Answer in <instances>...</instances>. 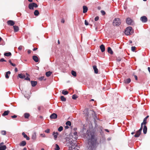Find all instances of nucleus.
<instances>
[{"label": "nucleus", "mask_w": 150, "mask_h": 150, "mask_svg": "<svg viewBox=\"0 0 150 150\" xmlns=\"http://www.w3.org/2000/svg\"><path fill=\"white\" fill-rule=\"evenodd\" d=\"M134 77L135 80H137V77L136 75H134Z\"/></svg>", "instance_id": "60"}, {"label": "nucleus", "mask_w": 150, "mask_h": 150, "mask_svg": "<svg viewBox=\"0 0 150 150\" xmlns=\"http://www.w3.org/2000/svg\"><path fill=\"white\" fill-rule=\"evenodd\" d=\"M4 56L9 57L11 55V54L10 52H6L4 53Z\"/></svg>", "instance_id": "29"}, {"label": "nucleus", "mask_w": 150, "mask_h": 150, "mask_svg": "<svg viewBox=\"0 0 150 150\" xmlns=\"http://www.w3.org/2000/svg\"><path fill=\"white\" fill-rule=\"evenodd\" d=\"M121 23L120 19L119 18H115L113 21L112 25L114 26H118Z\"/></svg>", "instance_id": "2"}, {"label": "nucleus", "mask_w": 150, "mask_h": 150, "mask_svg": "<svg viewBox=\"0 0 150 150\" xmlns=\"http://www.w3.org/2000/svg\"><path fill=\"white\" fill-rule=\"evenodd\" d=\"M17 117V116L16 115H14L13 116H11V117L12 118H16V117Z\"/></svg>", "instance_id": "56"}, {"label": "nucleus", "mask_w": 150, "mask_h": 150, "mask_svg": "<svg viewBox=\"0 0 150 150\" xmlns=\"http://www.w3.org/2000/svg\"><path fill=\"white\" fill-rule=\"evenodd\" d=\"M80 147L77 144L75 143L71 146V150H78L80 148Z\"/></svg>", "instance_id": "3"}, {"label": "nucleus", "mask_w": 150, "mask_h": 150, "mask_svg": "<svg viewBox=\"0 0 150 150\" xmlns=\"http://www.w3.org/2000/svg\"><path fill=\"white\" fill-rule=\"evenodd\" d=\"M36 138V133L34 132L32 134V139L34 140H35Z\"/></svg>", "instance_id": "13"}, {"label": "nucleus", "mask_w": 150, "mask_h": 150, "mask_svg": "<svg viewBox=\"0 0 150 150\" xmlns=\"http://www.w3.org/2000/svg\"><path fill=\"white\" fill-rule=\"evenodd\" d=\"M56 147L55 148V150H59L60 149L59 147V145L57 144H56L55 145Z\"/></svg>", "instance_id": "37"}, {"label": "nucleus", "mask_w": 150, "mask_h": 150, "mask_svg": "<svg viewBox=\"0 0 150 150\" xmlns=\"http://www.w3.org/2000/svg\"><path fill=\"white\" fill-rule=\"evenodd\" d=\"M28 8L30 10L34 9V7L33 6V4H32V3H31L29 4L28 5Z\"/></svg>", "instance_id": "23"}, {"label": "nucleus", "mask_w": 150, "mask_h": 150, "mask_svg": "<svg viewBox=\"0 0 150 150\" xmlns=\"http://www.w3.org/2000/svg\"><path fill=\"white\" fill-rule=\"evenodd\" d=\"M7 23L8 25L11 26H13L15 24V22L12 20H9Z\"/></svg>", "instance_id": "8"}, {"label": "nucleus", "mask_w": 150, "mask_h": 150, "mask_svg": "<svg viewBox=\"0 0 150 150\" xmlns=\"http://www.w3.org/2000/svg\"><path fill=\"white\" fill-rule=\"evenodd\" d=\"M13 27L14 28V31L15 32H17L18 31L19 28L18 26L14 25L13 26Z\"/></svg>", "instance_id": "22"}, {"label": "nucleus", "mask_w": 150, "mask_h": 150, "mask_svg": "<svg viewBox=\"0 0 150 150\" xmlns=\"http://www.w3.org/2000/svg\"><path fill=\"white\" fill-rule=\"evenodd\" d=\"M23 47L21 45V46H19V47H18V49L20 51H21Z\"/></svg>", "instance_id": "47"}, {"label": "nucleus", "mask_w": 150, "mask_h": 150, "mask_svg": "<svg viewBox=\"0 0 150 150\" xmlns=\"http://www.w3.org/2000/svg\"><path fill=\"white\" fill-rule=\"evenodd\" d=\"M136 47L135 46H132L131 47V50L132 51L134 52L135 50Z\"/></svg>", "instance_id": "45"}, {"label": "nucleus", "mask_w": 150, "mask_h": 150, "mask_svg": "<svg viewBox=\"0 0 150 150\" xmlns=\"http://www.w3.org/2000/svg\"><path fill=\"white\" fill-rule=\"evenodd\" d=\"M61 22L63 23H64V19L62 18V20H61Z\"/></svg>", "instance_id": "61"}, {"label": "nucleus", "mask_w": 150, "mask_h": 150, "mask_svg": "<svg viewBox=\"0 0 150 150\" xmlns=\"http://www.w3.org/2000/svg\"><path fill=\"white\" fill-rule=\"evenodd\" d=\"M33 59L34 61L35 62H39V59L38 57L36 55H33Z\"/></svg>", "instance_id": "10"}, {"label": "nucleus", "mask_w": 150, "mask_h": 150, "mask_svg": "<svg viewBox=\"0 0 150 150\" xmlns=\"http://www.w3.org/2000/svg\"><path fill=\"white\" fill-rule=\"evenodd\" d=\"M140 20L142 22L145 23L147 21V18L146 16H143L141 17Z\"/></svg>", "instance_id": "5"}, {"label": "nucleus", "mask_w": 150, "mask_h": 150, "mask_svg": "<svg viewBox=\"0 0 150 150\" xmlns=\"http://www.w3.org/2000/svg\"><path fill=\"white\" fill-rule=\"evenodd\" d=\"M61 100L62 101H65L66 100V98H65L63 96H61L60 97Z\"/></svg>", "instance_id": "34"}, {"label": "nucleus", "mask_w": 150, "mask_h": 150, "mask_svg": "<svg viewBox=\"0 0 150 150\" xmlns=\"http://www.w3.org/2000/svg\"><path fill=\"white\" fill-rule=\"evenodd\" d=\"M32 4H33V6L34 7L37 8L38 7V5L36 3H32Z\"/></svg>", "instance_id": "44"}, {"label": "nucleus", "mask_w": 150, "mask_h": 150, "mask_svg": "<svg viewBox=\"0 0 150 150\" xmlns=\"http://www.w3.org/2000/svg\"><path fill=\"white\" fill-rule=\"evenodd\" d=\"M31 50H28V54H30L31 52Z\"/></svg>", "instance_id": "57"}, {"label": "nucleus", "mask_w": 150, "mask_h": 150, "mask_svg": "<svg viewBox=\"0 0 150 150\" xmlns=\"http://www.w3.org/2000/svg\"><path fill=\"white\" fill-rule=\"evenodd\" d=\"M40 135L41 136L43 137H45V135L44 134H40Z\"/></svg>", "instance_id": "54"}, {"label": "nucleus", "mask_w": 150, "mask_h": 150, "mask_svg": "<svg viewBox=\"0 0 150 150\" xmlns=\"http://www.w3.org/2000/svg\"><path fill=\"white\" fill-rule=\"evenodd\" d=\"M37 49H38V48H33V51H35V50H37Z\"/></svg>", "instance_id": "62"}, {"label": "nucleus", "mask_w": 150, "mask_h": 150, "mask_svg": "<svg viewBox=\"0 0 150 150\" xmlns=\"http://www.w3.org/2000/svg\"><path fill=\"white\" fill-rule=\"evenodd\" d=\"M11 65L12 66H13V67H15L16 66V64H13V63H12V64H11Z\"/></svg>", "instance_id": "63"}, {"label": "nucleus", "mask_w": 150, "mask_h": 150, "mask_svg": "<svg viewBox=\"0 0 150 150\" xmlns=\"http://www.w3.org/2000/svg\"><path fill=\"white\" fill-rule=\"evenodd\" d=\"M1 134L3 135H6V131L5 130L1 131Z\"/></svg>", "instance_id": "39"}, {"label": "nucleus", "mask_w": 150, "mask_h": 150, "mask_svg": "<svg viewBox=\"0 0 150 150\" xmlns=\"http://www.w3.org/2000/svg\"><path fill=\"white\" fill-rule=\"evenodd\" d=\"M26 142L25 141H22L19 144V145L21 146H24L26 144Z\"/></svg>", "instance_id": "21"}, {"label": "nucleus", "mask_w": 150, "mask_h": 150, "mask_svg": "<svg viewBox=\"0 0 150 150\" xmlns=\"http://www.w3.org/2000/svg\"><path fill=\"white\" fill-rule=\"evenodd\" d=\"M132 20L130 18H127L126 22L127 24L129 25H131L132 23Z\"/></svg>", "instance_id": "7"}, {"label": "nucleus", "mask_w": 150, "mask_h": 150, "mask_svg": "<svg viewBox=\"0 0 150 150\" xmlns=\"http://www.w3.org/2000/svg\"><path fill=\"white\" fill-rule=\"evenodd\" d=\"M63 129V127L62 126H60L58 129V131L59 132L62 131Z\"/></svg>", "instance_id": "40"}, {"label": "nucleus", "mask_w": 150, "mask_h": 150, "mask_svg": "<svg viewBox=\"0 0 150 150\" xmlns=\"http://www.w3.org/2000/svg\"><path fill=\"white\" fill-rule=\"evenodd\" d=\"M142 123H143V124H144V125H145L147 123L146 120L144 118L143 120V121Z\"/></svg>", "instance_id": "46"}, {"label": "nucleus", "mask_w": 150, "mask_h": 150, "mask_svg": "<svg viewBox=\"0 0 150 150\" xmlns=\"http://www.w3.org/2000/svg\"><path fill=\"white\" fill-rule=\"evenodd\" d=\"M66 124L67 125H68L69 126H70L71 125V122L70 121H67V122H66Z\"/></svg>", "instance_id": "42"}, {"label": "nucleus", "mask_w": 150, "mask_h": 150, "mask_svg": "<svg viewBox=\"0 0 150 150\" xmlns=\"http://www.w3.org/2000/svg\"><path fill=\"white\" fill-rule=\"evenodd\" d=\"M100 48L102 52H103L105 50V47L103 45H101L100 46Z\"/></svg>", "instance_id": "12"}, {"label": "nucleus", "mask_w": 150, "mask_h": 150, "mask_svg": "<svg viewBox=\"0 0 150 150\" xmlns=\"http://www.w3.org/2000/svg\"><path fill=\"white\" fill-rule=\"evenodd\" d=\"M22 135L23 136L24 138H26L27 140H30V138L28 137L25 133V132H23L22 133Z\"/></svg>", "instance_id": "19"}, {"label": "nucleus", "mask_w": 150, "mask_h": 150, "mask_svg": "<svg viewBox=\"0 0 150 150\" xmlns=\"http://www.w3.org/2000/svg\"><path fill=\"white\" fill-rule=\"evenodd\" d=\"M24 79L25 80H28L29 81L30 80V79L29 78V77L26 76V77H25Z\"/></svg>", "instance_id": "50"}, {"label": "nucleus", "mask_w": 150, "mask_h": 150, "mask_svg": "<svg viewBox=\"0 0 150 150\" xmlns=\"http://www.w3.org/2000/svg\"><path fill=\"white\" fill-rule=\"evenodd\" d=\"M57 115L56 113H53L50 116V118L51 119H55L57 118Z\"/></svg>", "instance_id": "6"}, {"label": "nucleus", "mask_w": 150, "mask_h": 150, "mask_svg": "<svg viewBox=\"0 0 150 150\" xmlns=\"http://www.w3.org/2000/svg\"><path fill=\"white\" fill-rule=\"evenodd\" d=\"M71 74L74 77H76V71L72 70L71 71Z\"/></svg>", "instance_id": "32"}, {"label": "nucleus", "mask_w": 150, "mask_h": 150, "mask_svg": "<svg viewBox=\"0 0 150 150\" xmlns=\"http://www.w3.org/2000/svg\"><path fill=\"white\" fill-rule=\"evenodd\" d=\"M6 62V60H5L4 58H1L0 59V62Z\"/></svg>", "instance_id": "49"}, {"label": "nucleus", "mask_w": 150, "mask_h": 150, "mask_svg": "<svg viewBox=\"0 0 150 150\" xmlns=\"http://www.w3.org/2000/svg\"><path fill=\"white\" fill-rule=\"evenodd\" d=\"M7 147L6 145L0 146V150H5Z\"/></svg>", "instance_id": "27"}, {"label": "nucleus", "mask_w": 150, "mask_h": 150, "mask_svg": "<svg viewBox=\"0 0 150 150\" xmlns=\"http://www.w3.org/2000/svg\"><path fill=\"white\" fill-rule=\"evenodd\" d=\"M85 24L86 25H88V23L87 22L86 20L85 21Z\"/></svg>", "instance_id": "55"}, {"label": "nucleus", "mask_w": 150, "mask_h": 150, "mask_svg": "<svg viewBox=\"0 0 150 150\" xmlns=\"http://www.w3.org/2000/svg\"><path fill=\"white\" fill-rule=\"evenodd\" d=\"M77 98V96L75 94H74L72 96V99L74 100H76Z\"/></svg>", "instance_id": "36"}, {"label": "nucleus", "mask_w": 150, "mask_h": 150, "mask_svg": "<svg viewBox=\"0 0 150 150\" xmlns=\"http://www.w3.org/2000/svg\"><path fill=\"white\" fill-rule=\"evenodd\" d=\"M62 93L64 95H66L69 92L67 91H65L64 90L62 91Z\"/></svg>", "instance_id": "35"}, {"label": "nucleus", "mask_w": 150, "mask_h": 150, "mask_svg": "<svg viewBox=\"0 0 150 150\" xmlns=\"http://www.w3.org/2000/svg\"><path fill=\"white\" fill-rule=\"evenodd\" d=\"M74 137L75 139H77V132H75L74 133Z\"/></svg>", "instance_id": "38"}, {"label": "nucleus", "mask_w": 150, "mask_h": 150, "mask_svg": "<svg viewBox=\"0 0 150 150\" xmlns=\"http://www.w3.org/2000/svg\"><path fill=\"white\" fill-rule=\"evenodd\" d=\"M108 52L110 54H113V51H112L111 48L110 47H108Z\"/></svg>", "instance_id": "24"}, {"label": "nucleus", "mask_w": 150, "mask_h": 150, "mask_svg": "<svg viewBox=\"0 0 150 150\" xmlns=\"http://www.w3.org/2000/svg\"><path fill=\"white\" fill-rule=\"evenodd\" d=\"M52 72L50 71H49L46 73L45 75L47 77H49L50 76Z\"/></svg>", "instance_id": "28"}, {"label": "nucleus", "mask_w": 150, "mask_h": 150, "mask_svg": "<svg viewBox=\"0 0 150 150\" xmlns=\"http://www.w3.org/2000/svg\"><path fill=\"white\" fill-rule=\"evenodd\" d=\"M38 111H40L41 110V107L38 106Z\"/></svg>", "instance_id": "58"}, {"label": "nucleus", "mask_w": 150, "mask_h": 150, "mask_svg": "<svg viewBox=\"0 0 150 150\" xmlns=\"http://www.w3.org/2000/svg\"><path fill=\"white\" fill-rule=\"evenodd\" d=\"M99 18L98 16H96L95 18V20L96 21H98L99 19Z\"/></svg>", "instance_id": "53"}, {"label": "nucleus", "mask_w": 150, "mask_h": 150, "mask_svg": "<svg viewBox=\"0 0 150 150\" xmlns=\"http://www.w3.org/2000/svg\"><path fill=\"white\" fill-rule=\"evenodd\" d=\"M30 115V114L28 113H25L24 114V117L25 118H28Z\"/></svg>", "instance_id": "30"}, {"label": "nucleus", "mask_w": 150, "mask_h": 150, "mask_svg": "<svg viewBox=\"0 0 150 150\" xmlns=\"http://www.w3.org/2000/svg\"><path fill=\"white\" fill-rule=\"evenodd\" d=\"M31 83L32 86L33 87H34L37 84V81H31Z\"/></svg>", "instance_id": "18"}, {"label": "nucleus", "mask_w": 150, "mask_h": 150, "mask_svg": "<svg viewBox=\"0 0 150 150\" xmlns=\"http://www.w3.org/2000/svg\"><path fill=\"white\" fill-rule=\"evenodd\" d=\"M44 76H42V77H40L39 78H38V79L39 80H40V81H42V80H44Z\"/></svg>", "instance_id": "48"}, {"label": "nucleus", "mask_w": 150, "mask_h": 150, "mask_svg": "<svg viewBox=\"0 0 150 150\" xmlns=\"http://www.w3.org/2000/svg\"><path fill=\"white\" fill-rule=\"evenodd\" d=\"M143 124H143L142 123L141 125V127H140V129H139V131H142V128H143Z\"/></svg>", "instance_id": "51"}, {"label": "nucleus", "mask_w": 150, "mask_h": 150, "mask_svg": "<svg viewBox=\"0 0 150 150\" xmlns=\"http://www.w3.org/2000/svg\"><path fill=\"white\" fill-rule=\"evenodd\" d=\"M50 130L49 129H47L45 131V132L46 133H49L50 132Z\"/></svg>", "instance_id": "43"}, {"label": "nucleus", "mask_w": 150, "mask_h": 150, "mask_svg": "<svg viewBox=\"0 0 150 150\" xmlns=\"http://www.w3.org/2000/svg\"><path fill=\"white\" fill-rule=\"evenodd\" d=\"M122 58L120 57H118L117 58V61L118 62L120 61L121 60Z\"/></svg>", "instance_id": "41"}, {"label": "nucleus", "mask_w": 150, "mask_h": 150, "mask_svg": "<svg viewBox=\"0 0 150 150\" xmlns=\"http://www.w3.org/2000/svg\"><path fill=\"white\" fill-rule=\"evenodd\" d=\"M86 137L88 139V144L89 150H96L99 143L95 138L94 133L91 132L87 131Z\"/></svg>", "instance_id": "1"}, {"label": "nucleus", "mask_w": 150, "mask_h": 150, "mask_svg": "<svg viewBox=\"0 0 150 150\" xmlns=\"http://www.w3.org/2000/svg\"><path fill=\"white\" fill-rule=\"evenodd\" d=\"M34 15L35 16H38L39 14V12L38 10H35L34 12Z\"/></svg>", "instance_id": "33"}, {"label": "nucleus", "mask_w": 150, "mask_h": 150, "mask_svg": "<svg viewBox=\"0 0 150 150\" xmlns=\"http://www.w3.org/2000/svg\"><path fill=\"white\" fill-rule=\"evenodd\" d=\"M74 141L72 139H69L68 140V143L70 144L71 146L73 144H75V143H74Z\"/></svg>", "instance_id": "14"}, {"label": "nucleus", "mask_w": 150, "mask_h": 150, "mask_svg": "<svg viewBox=\"0 0 150 150\" xmlns=\"http://www.w3.org/2000/svg\"><path fill=\"white\" fill-rule=\"evenodd\" d=\"M11 72L10 71H8L6 73L5 77L7 79H8L9 77L8 74H10Z\"/></svg>", "instance_id": "31"}, {"label": "nucleus", "mask_w": 150, "mask_h": 150, "mask_svg": "<svg viewBox=\"0 0 150 150\" xmlns=\"http://www.w3.org/2000/svg\"><path fill=\"white\" fill-rule=\"evenodd\" d=\"M101 12L103 15H105V12L103 10H101Z\"/></svg>", "instance_id": "52"}, {"label": "nucleus", "mask_w": 150, "mask_h": 150, "mask_svg": "<svg viewBox=\"0 0 150 150\" xmlns=\"http://www.w3.org/2000/svg\"><path fill=\"white\" fill-rule=\"evenodd\" d=\"M141 131H139V130L137 131L134 135V137H139L141 134Z\"/></svg>", "instance_id": "11"}, {"label": "nucleus", "mask_w": 150, "mask_h": 150, "mask_svg": "<svg viewBox=\"0 0 150 150\" xmlns=\"http://www.w3.org/2000/svg\"><path fill=\"white\" fill-rule=\"evenodd\" d=\"M14 70L15 72H17L18 71L17 68L16 67L15 69Z\"/></svg>", "instance_id": "59"}, {"label": "nucleus", "mask_w": 150, "mask_h": 150, "mask_svg": "<svg viewBox=\"0 0 150 150\" xmlns=\"http://www.w3.org/2000/svg\"><path fill=\"white\" fill-rule=\"evenodd\" d=\"M18 76L21 79H25L26 77V76L25 75L22 74H19Z\"/></svg>", "instance_id": "20"}, {"label": "nucleus", "mask_w": 150, "mask_h": 150, "mask_svg": "<svg viewBox=\"0 0 150 150\" xmlns=\"http://www.w3.org/2000/svg\"><path fill=\"white\" fill-rule=\"evenodd\" d=\"M132 29V27H127L125 31V33L126 35H129L131 34L130 32Z\"/></svg>", "instance_id": "4"}, {"label": "nucleus", "mask_w": 150, "mask_h": 150, "mask_svg": "<svg viewBox=\"0 0 150 150\" xmlns=\"http://www.w3.org/2000/svg\"><path fill=\"white\" fill-rule=\"evenodd\" d=\"M83 13H86L88 11V8L87 7L85 6H84L83 7Z\"/></svg>", "instance_id": "17"}, {"label": "nucleus", "mask_w": 150, "mask_h": 150, "mask_svg": "<svg viewBox=\"0 0 150 150\" xmlns=\"http://www.w3.org/2000/svg\"><path fill=\"white\" fill-rule=\"evenodd\" d=\"M131 80L130 78H128L124 80V82L125 83H129L131 82Z\"/></svg>", "instance_id": "16"}, {"label": "nucleus", "mask_w": 150, "mask_h": 150, "mask_svg": "<svg viewBox=\"0 0 150 150\" xmlns=\"http://www.w3.org/2000/svg\"><path fill=\"white\" fill-rule=\"evenodd\" d=\"M143 131L144 134H146V133L147 131V127L145 125L144 126L143 129Z\"/></svg>", "instance_id": "25"}, {"label": "nucleus", "mask_w": 150, "mask_h": 150, "mask_svg": "<svg viewBox=\"0 0 150 150\" xmlns=\"http://www.w3.org/2000/svg\"><path fill=\"white\" fill-rule=\"evenodd\" d=\"M93 68L94 71V73L96 74H97L98 73V70L97 68V67L96 65H94L93 66Z\"/></svg>", "instance_id": "15"}, {"label": "nucleus", "mask_w": 150, "mask_h": 150, "mask_svg": "<svg viewBox=\"0 0 150 150\" xmlns=\"http://www.w3.org/2000/svg\"><path fill=\"white\" fill-rule=\"evenodd\" d=\"M26 75L27 76H28V77L30 76V75L28 74L27 73H26Z\"/></svg>", "instance_id": "64"}, {"label": "nucleus", "mask_w": 150, "mask_h": 150, "mask_svg": "<svg viewBox=\"0 0 150 150\" xmlns=\"http://www.w3.org/2000/svg\"><path fill=\"white\" fill-rule=\"evenodd\" d=\"M10 112V111L9 110L5 111L4 112V113L2 114V115L3 116H4L8 115Z\"/></svg>", "instance_id": "26"}, {"label": "nucleus", "mask_w": 150, "mask_h": 150, "mask_svg": "<svg viewBox=\"0 0 150 150\" xmlns=\"http://www.w3.org/2000/svg\"><path fill=\"white\" fill-rule=\"evenodd\" d=\"M59 134L58 132H53L52 133V135L54 136V139L56 140L57 138L58 135Z\"/></svg>", "instance_id": "9"}]
</instances>
